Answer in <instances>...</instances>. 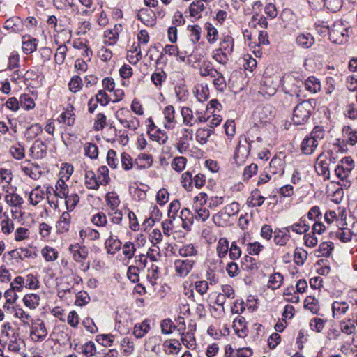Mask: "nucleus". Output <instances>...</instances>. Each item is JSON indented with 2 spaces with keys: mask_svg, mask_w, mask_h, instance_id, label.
Here are the masks:
<instances>
[{
  "mask_svg": "<svg viewBox=\"0 0 357 357\" xmlns=\"http://www.w3.org/2000/svg\"><path fill=\"white\" fill-rule=\"evenodd\" d=\"M349 304L345 301H335L332 305L333 316L335 319H340L349 310Z\"/></svg>",
  "mask_w": 357,
  "mask_h": 357,
  "instance_id": "cd10ccee",
  "label": "nucleus"
},
{
  "mask_svg": "<svg viewBox=\"0 0 357 357\" xmlns=\"http://www.w3.org/2000/svg\"><path fill=\"white\" fill-rule=\"evenodd\" d=\"M68 250L73 255V259L77 262H82L89 255V249L84 245L75 243L69 246Z\"/></svg>",
  "mask_w": 357,
  "mask_h": 357,
  "instance_id": "ddd939ff",
  "label": "nucleus"
},
{
  "mask_svg": "<svg viewBox=\"0 0 357 357\" xmlns=\"http://www.w3.org/2000/svg\"><path fill=\"white\" fill-rule=\"evenodd\" d=\"M75 114L72 106L68 107L59 116V122L64 123L70 126L75 123Z\"/></svg>",
  "mask_w": 357,
  "mask_h": 357,
  "instance_id": "ea45409f",
  "label": "nucleus"
},
{
  "mask_svg": "<svg viewBox=\"0 0 357 357\" xmlns=\"http://www.w3.org/2000/svg\"><path fill=\"white\" fill-rule=\"evenodd\" d=\"M354 167V162L353 159L351 157H344L335 169V174L340 179L338 183L346 188L351 185V181L349 180V178Z\"/></svg>",
  "mask_w": 357,
  "mask_h": 357,
  "instance_id": "f03ea898",
  "label": "nucleus"
},
{
  "mask_svg": "<svg viewBox=\"0 0 357 357\" xmlns=\"http://www.w3.org/2000/svg\"><path fill=\"white\" fill-rule=\"evenodd\" d=\"M282 281V275L280 273H275L270 276L268 287L272 289H277L281 286Z\"/></svg>",
  "mask_w": 357,
  "mask_h": 357,
  "instance_id": "4d7b16f0",
  "label": "nucleus"
},
{
  "mask_svg": "<svg viewBox=\"0 0 357 357\" xmlns=\"http://www.w3.org/2000/svg\"><path fill=\"white\" fill-rule=\"evenodd\" d=\"M30 337L35 342H40L47 337L48 332L44 321L36 319L30 324Z\"/></svg>",
  "mask_w": 357,
  "mask_h": 357,
  "instance_id": "0eeeda50",
  "label": "nucleus"
},
{
  "mask_svg": "<svg viewBox=\"0 0 357 357\" xmlns=\"http://www.w3.org/2000/svg\"><path fill=\"white\" fill-rule=\"evenodd\" d=\"M250 26L257 28L259 26L260 28L266 29L268 27V22L266 18L261 15L256 14L252 16L251 21L249 22Z\"/></svg>",
  "mask_w": 357,
  "mask_h": 357,
  "instance_id": "5fc2aeb1",
  "label": "nucleus"
},
{
  "mask_svg": "<svg viewBox=\"0 0 357 357\" xmlns=\"http://www.w3.org/2000/svg\"><path fill=\"white\" fill-rule=\"evenodd\" d=\"M153 162V156L146 153H139L135 160V165L139 169H148Z\"/></svg>",
  "mask_w": 357,
  "mask_h": 357,
  "instance_id": "412c9836",
  "label": "nucleus"
},
{
  "mask_svg": "<svg viewBox=\"0 0 357 357\" xmlns=\"http://www.w3.org/2000/svg\"><path fill=\"white\" fill-rule=\"evenodd\" d=\"M20 106L25 110H30L35 107V102L32 98L29 95L24 93L20 97Z\"/></svg>",
  "mask_w": 357,
  "mask_h": 357,
  "instance_id": "0e129e2a",
  "label": "nucleus"
},
{
  "mask_svg": "<svg viewBox=\"0 0 357 357\" xmlns=\"http://www.w3.org/2000/svg\"><path fill=\"white\" fill-rule=\"evenodd\" d=\"M335 163V158L331 153L320 154L317 158L315 169L319 175H322L324 179L330 178V164Z\"/></svg>",
  "mask_w": 357,
  "mask_h": 357,
  "instance_id": "423d86ee",
  "label": "nucleus"
},
{
  "mask_svg": "<svg viewBox=\"0 0 357 357\" xmlns=\"http://www.w3.org/2000/svg\"><path fill=\"white\" fill-rule=\"evenodd\" d=\"M183 122L188 126H193L195 124L208 121L210 116L206 112L197 109L195 112L188 107H183L181 111Z\"/></svg>",
  "mask_w": 357,
  "mask_h": 357,
  "instance_id": "7ed1b4c3",
  "label": "nucleus"
},
{
  "mask_svg": "<svg viewBox=\"0 0 357 357\" xmlns=\"http://www.w3.org/2000/svg\"><path fill=\"white\" fill-rule=\"evenodd\" d=\"M24 287L29 289H37L39 288V280L33 274H26L22 276Z\"/></svg>",
  "mask_w": 357,
  "mask_h": 357,
  "instance_id": "8fccbe9b",
  "label": "nucleus"
},
{
  "mask_svg": "<svg viewBox=\"0 0 357 357\" xmlns=\"http://www.w3.org/2000/svg\"><path fill=\"white\" fill-rule=\"evenodd\" d=\"M47 144L40 139H36L29 149V156L34 160L44 158L47 155Z\"/></svg>",
  "mask_w": 357,
  "mask_h": 357,
  "instance_id": "9b49d317",
  "label": "nucleus"
},
{
  "mask_svg": "<svg viewBox=\"0 0 357 357\" xmlns=\"http://www.w3.org/2000/svg\"><path fill=\"white\" fill-rule=\"evenodd\" d=\"M84 184L88 189L97 190L101 185L95 172L91 170L85 171Z\"/></svg>",
  "mask_w": 357,
  "mask_h": 357,
  "instance_id": "c85d7f7f",
  "label": "nucleus"
},
{
  "mask_svg": "<svg viewBox=\"0 0 357 357\" xmlns=\"http://www.w3.org/2000/svg\"><path fill=\"white\" fill-rule=\"evenodd\" d=\"M340 328L343 333L347 335H351L356 333V326L355 324H352L349 320L347 319L342 320L340 323Z\"/></svg>",
  "mask_w": 357,
  "mask_h": 357,
  "instance_id": "774afa93",
  "label": "nucleus"
},
{
  "mask_svg": "<svg viewBox=\"0 0 357 357\" xmlns=\"http://www.w3.org/2000/svg\"><path fill=\"white\" fill-rule=\"evenodd\" d=\"M266 170L273 176V179L280 177L284 172V162L279 158H273Z\"/></svg>",
  "mask_w": 357,
  "mask_h": 357,
  "instance_id": "6ab92c4d",
  "label": "nucleus"
},
{
  "mask_svg": "<svg viewBox=\"0 0 357 357\" xmlns=\"http://www.w3.org/2000/svg\"><path fill=\"white\" fill-rule=\"evenodd\" d=\"M137 19L148 26H153L156 23V14L149 8H142L137 13Z\"/></svg>",
  "mask_w": 357,
  "mask_h": 357,
  "instance_id": "dca6fc26",
  "label": "nucleus"
},
{
  "mask_svg": "<svg viewBox=\"0 0 357 357\" xmlns=\"http://www.w3.org/2000/svg\"><path fill=\"white\" fill-rule=\"evenodd\" d=\"M11 280V274L7 268L3 266L0 267V288L4 289L9 285Z\"/></svg>",
  "mask_w": 357,
  "mask_h": 357,
  "instance_id": "052dcab7",
  "label": "nucleus"
},
{
  "mask_svg": "<svg viewBox=\"0 0 357 357\" xmlns=\"http://www.w3.org/2000/svg\"><path fill=\"white\" fill-rule=\"evenodd\" d=\"M329 39L336 44H344L349 39L348 28L342 22L337 21L334 23L328 31Z\"/></svg>",
  "mask_w": 357,
  "mask_h": 357,
  "instance_id": "20e7f679",
  "label": "nucleus"
},
{
  "mask_svg": "<svg viewBox=\"0 0 357 357\" xmlns=\"http://www.w3.org/2000/svg\"><path fill=\"white\" fill-rule=\"evenodd\" d=\"M164 351L167 354H177L181 347V344L176 340H166L163 343Z\"/></svg>",
  "mask_w": 357,
  "mask_h": 357,
  "instance_id": "09e8293b",
  "label": "nucleus"
},
{
  "mask_svg": "<svg viewBox=\"0 0 357 357\" xmlns=\"http://www.w3.org/2000/svg\"><path fill=\"white\" fill-rule=\"evenodd\" d=\"M333 250V244L331 242H323L321 243L319 248L315 250V255L317 257H329L332 250Z\"/></svg>",
  "mask_w": 357,
  "mask_h": 357,
  "instance_id": "a18cd8bd",
  "label": "nucleus"
},
{
  "mask_svg": "<svg viewBox=\"0 0 357 357\" xmlns=\"http://www.w3.org/2000/svg\"><path fill=\"white\" fill-rule=\"evenodd\" d=\"M278 82L273 77H264L261 82L259 92L264 96H272L278 89Z\"/></svg>",
  "mask_w": 357,
  "mask_h": 357,
  "instance_id": "f8f14e48",
  "label": "nucleus"
},
{
  "mask_svg": "<svg viewBox=\"0 0 357 357\" xmlns=\"http://www.w3.org/2000/svg\"><path fill=\"white\" fill-rule=\"evenodd\" d=\"M44 197V191L40 188V186H38L35 188L33 190H32L29 193V200L30 204H31L33 206H36L43 200Z\"/></svg>",
  "mask_w": 357,
  "mask_h": 357,
  "instance_id": "a19ab883",
  "label": "nucleus"
},
{
  "mask_svg": "<svg viewBox=\"0 0 357 357\" xmlns=\"http://www.w3.org/2000/svg\"><path fill=\"white\" fill-rule=\"evenodd\" d=\"M51 190H54V193L56 197L63 199L66 195H68L69 189L68 185L66 183V181L59 179L55 185V189L54 190L51 188Z\"/></svg>",
  "mask_w": 357,
  "mask_h": 357,
  "instance_id": "4c0bfd02",
  "label": "nucleus"
},
{
  "mask_svg": "<svg viewBox=\"0 0 357 357\" xmlns=\"http://www.w3.org/2000/svg\"><path fill=\"white\" fill-rule=\"evenodd\" d=\"M318 144L319 143L315 139H312V137L307 135L303 139L301 145V149L304 154L310 155L314 152Z\"/></svg>",
  "mask_w": 357,
  "mask_h": 357,
  "instance_id": "a878e982",
  "label": "nucleus"
},
{
  "mask_svg": "<svg viewBox=\"0 0 357 357\" xmlns=\"http://www.w3.org/2000/svg\"><path fill=\"white\" fill-rule=\"evenodd\" d=\"M233 328L239 337H245L248 335V328L245 319L242 316H238L233 321Z\"/></svg>",
  "mask_w": 357,
  "mask_h": 357,
  "instance_id": "aec40b11",
  "label": "nucleus"
},
{
  "mask_svg": "<svg viewBox=\"0 0 357 357\" xmlns=\"http://www.w3.org/2000/svg\"><path fill=\"white\" fill-rule=\"evenodd\" d=\"M315 105V100L309 99L298 103L294 108L292 121L295 125H304L311 116Z\"/></svg>",
  "mask_w": 357,
  "mask_h": 357,
  "instance_id": "f257e3e1",
  "label": "nucleus"
},
{
  "mask_svg": "<svg viewBox=\"0 0 357 357\" xmlns=\"http://www.w3.org/2000/svg\"><path fill=\"white\" fill-rule=\"evenodd\" d=\"M150 138L158 142L160 144H165L168 140V135L167 132L161 129H150L148 131Z\"/></svg>",
  "mask_w": 357,
  "mask_h": 357,
  "instance_id": "7c9ffc66",
  "label": "nucleus"
},
{
  "mask_svg": "<svg viewBox=\"0 0 357 357\" xmlns=\"http://www.w3.org/2000/svg\"><path fill=\"white\" fill-rule=\"evenodd\" d=\"M116 117L124 128L129 130L135 131L139 126V119L134 116L128 109H119L116 113Z\"/></svg>",
  "mask_w": 357,
  "mask_h": 357,
  "instance_id": "39448f33",
  "label": "nucleus"
},
{
  "mask_svg": "<svg viewBox=\"0 0 357 357\" xmlns=\"http://www.w3.org/2000/svg\"><path fill=\"white\" fill-rule=\"evenodd\" d=\"M22 49L26 54H30L36 50L37 40L31 36H24L22 38Z\"/></svg>",
  "mask_w": 357,
  "mask_h": 357,
  "instance_id": "b1692460",
  "label": "nucleus"
},
{
  "mask_svg": "<svg viewBox=\"0 0 357 357\" xmlns=\"http://www.w3.org/2000/svg\"><path fill=\"white\" fill-rule=\"evenodd\" d=\"M264 199V197L261 195L259 190L256 189L251 192L248 203L250 206H260L263 204Z\"/></svg>",
  "mask_w": 357,
  "mask_h": 357,
  "instance_id": "c03bdc74",
  "label": "nucleus"
},
{
  "mask_svg": "<svg viewBox=\"0 0 357 357\" xmlns=\"http://www.w3.org/2000/svg\"><path fill=\"white\" fill-rule=\"evenodd\" d=\"M307 258V252L302 248H296L294 250V260L297 265H303Z\"/></svg>",
  "mask_w": 357,
  "mask_h": 357,
  "instance_id": "e2e57ef3",
  "label": "nucleus"
},
{
  "mask_svg": "<svg viewBox=\"0 0 357 357\" xmlns=\"http://www.w3.org/2000/svg\"><path fill=\"white\" fill-rule=\"evenodd\" d=\"M98 179L101 185H106L110 180L109 176V169L106 166H101L98 169Z\"/></svg>",
  "mask_w": 357,
  "mask_h": 357,
  "instance_id": "bf43d9fd",
  "label": "nucleus"
},
{
  "mask_svg": "<svg viewBox=\"0 0 357 357\" xmlns=\"http://www.w3.org/2000/svg\"><path fill=\"white\" fill-rule=\"evenodd\" d=\"M206 0H197L191 3L189 10L190 14L192 17H199V14L204 10V1Z\"/></svg>",
  "mask_w": 357,
  "mask_h": 357,
  "instance_id": "de8ad7c7",
  "label": "nucleus"
},
{
  "mask_svg": "<svg viewBox=\"0 0 357 357\" xmlns=\"http://www.w3.org/2000/svg\"><path fill=\"white\" fill-rule=\"evenodd\" d=\"M14 317L22 321L24 325L30 326L33 321L31 314L19 306L13 307Z\"/></svg>",
  "mask_w": 357,
  "mask_h": 357,
  "instance_id": "72a5a7b5",
  "label": "nucleus"
},
{
  "mask_svg": "<svg viewBox=\"0 0 357 357\" xmlns=\"http://www.w3.org/2000/svg\"><path fill=\"white\" fill-rule=\"evenodd\" d=\"M105 245L107 253L113 255L121 249V242L117 236H111L106 240Z\"/></svg>",
  "mask_w": 357,
  "mask_h": 357,
  "instance_id": "f704fd0d",
  "label": "nucleus"
},
{
  "mask_svg": "<svg viewBox=\"0 0 357 357\" xmlns=\"http://www.w3.org/2000/svg\"><path fill=\"white\" fill-rule=\"evenodd\" d=\"M41 254L47 261H54L58 257V252L54 248L48 246L42 249Z\"/></svg>",
  "mask_w": 357,
  "mask_h": 357,
  "instance_id": "69168bd1",
  "label": "nucleus"
},
{
  "mask_svg": "<svg viewBox=\"0 0 357 357\" xmlns=\"http://www.w3.org/2000/svg\"><path fill=\"white\" fill-rule=\"evenodd\" d=\"M189 31L190 42L191 45H194L200 40L202 28L199 25H192L188 26Z\"/></svg>",
  "mask_w": 357,
  "mask_h": 357,
  "instance_id": "49530a36",
  "label": "nucleus"
},
{
  "mask_svg": "<svg viewBox=\"0 0 357 357\" xmlns=\"http://www.w3.org/2000/svg\"><path fill=\"white\" fill-rule=\"evenodd\" d=\"M84 154L91 159H96L98 155L97 146L91 142H87L84 146Z\"/></svg>",
  "mask_w": 357,
  "mask_h": 357,
  "instance_id": "338daca9",
  "label": "nucleus"
},
{
  "mask_svg": "<svg viewBox=\"0 0 357 357\" xmlns=\"http://www.w3.org/2000/svg\"><path fill=\"white\" fill-rule=\"evenodd\" d=\"M216 74L217 75H214V77H211L213 78V84L216 90L224 91L227 87L225 78L224 77L223 75L218 71L216 73Z\"/></svg>",
  "mask_w": 357,
  "mask_h": 357,
  "instance_id": "864d4df0",
  "label": "nucleus"
},
{
  "mask_svg": "<svg viewBox=\"0 0 357 357\" xmlns=\"http://www.w3.org/2000/svg\"><path fill=\"white\" fill-rule=\"evenodd\" d=\"M250 146L251 145L248 142L246 137L241 135L234 153V159L237 164L240 165L243 163L248 158L250 153Z\"/></svg>",
  "mask_w": 357,
  "mask_h": 357,
  "instance_id": "1a4fd4ad",
  "label": "nucleus"
},
{
  "mask_svg": "<svg viewBox=\"0 0 357 357\" xmlns=\"http://www.w3.org/2000/svg\"><path fill=\"white\" fill-rule=\"evenodd\" d=\"M23 303L26 307L35 310L40 304V296L36 294H27L23 298Z\"/></svg>",
  "mask_w": 357,
  "mask_h": 357,
  "instance_id": "58836bf2",
  "label": "nucleus"
},
{
  "mask_svg": "<svg viewBox=\"0 0 357 357\" xmlns=\"http://www.w3.org/2000/svg\"><path fill=\"white\" fill-rule=\"evenodd\" d=\"M181 342L187 348L193 349L196 347V340L193 333H183L181 335Z\"/></svg>",
  "mask_w": 357,
  "mask_h": 357,
  "instance_id": "680f3d73",
  "label": "nucleus"
},
{
  "mask_svg": "<svg viewBox=\"0 0 357 357\" xmlns=\"http://www.w3.org/2000/svg\"><path fill=\"white\" fill-rule=\"evenodd\" d=\"M10 255L13 258L24 259L26 258H33L36 256L34 252L26 248H20L10 251Z\"/></svg>",
  "mask_w": 357,
  "mask_h": 357,
  "instance_id": "c9c22d12",
  "label": "nucleus"
},
{
  "mask_svg": "<svg viewBox=\"0 0 357 357\" xmlns=\"http://www.w3.org/2000/svg\"><path fill=\"white\" fill-rule=\"evenodd\" d=\"M42 132V126L39 123H34L26 129L25 132V137L27 139L32 140Z\"/></svg>",
  "mask_w": 357,
  "mask_h": 357,
  "instance_id": "603ef678",
  "label": "nucleus"
},
{
  "mask_svg": "<svg viewBox=\"0 0 357 357\" xmlns=\"http://www.w3.org/2000/svg\"><path fill=\"white\" fill-rule=\"evenodd\" d=\"M186 163V158L183 156H177L172 160L171 162V166L172 169L176 172H181L185 168Z\"/></svg>",
  "mask_w": 357,
  "mask_h": 357,
  "instance_id": "13d9d810",
  "label": "nucleus"
},
{
  "mask_svg": "<svg viewBox=\"0 0 357 357\" xmlns=\"http://www.w3.org/2000/svg\"><path fill=\"white\" fill-rule=\"evenodd\" d=\"M289 229L288 227L282 229H275L274 242L276 245L283 246L289 241Z\"/></svg>",
  "mask_w": 357,
  "mask_h": 357,
  "instance_id": "393cba45",
  "label": "nucleus"
},
{
  "mask_svg": "<svg viewBox=\"0 0 357 357\" xmlns=\"http://www.w3.org/2000/svg\"><path fill=\"white\" fill-rule=\"evenodd\" d=\"M234 40L229 35H225L222 37L220 42L219 50L223 52L227 53L228 55H231L234 51Z\"/></svg>",
  "mask_w": 357,
  "mask_h": 357,
  "instance_id": "c756f323",
  "label": "nucleus"
},
{
  "mask_svg": "<svg viewBox=\"0 0 357 357\" xmlns=\"http://www.w3.org/2000/svg\"><path fill=\"white\" fill-rule=\"evenodd\" d=\"M295 89L293 90V93L297 96H301V89L305 86L306 90L311 93H316L320 90V82L315 77H310L305 82L302 80H296L294 84Z\"/></svg>",
  "mask_w": 357,
  "mask_h": 357,
  "instance_id": "6e6552de",
  "label": "nucleus"
},
{
  "mask_svg": "<svg viewBox=\"0 0 357 357\" xmlns=\"http://www.w3.org/2000/svg\"><path fill=\"white\" fill-rule=\"evenodd\" d=\"M212 133V129L199 128L196 132V139L200 144H205Z\"/></svg>",
  "mask_w": 357,
  "mask_h": 357,
  "instance_id": "3c124183",
  "label": "nucleus"
},
{
  "mask_svg": "<svg viewBox=\"0 0 357 357\" xmlns=\"http://www.w3.org/2000/svg\"><path fill=\"white\" fill-rule=\"evenodd\" d=\"M77 350L80 354H82L86 357H92L96 354L95 343L91 341L87 342L84 344L80 345Z\"/></svg>",
  "mask_w": 357,
  "mask_h": 357,
  "instance_id": "79ce46f5",
  "label": "nucleus"
},
{
  "mask_svg": "<svg viewBox=\"0 0 357 357\" xmlns=\"http://www.w3.org/2000/svg\"><path fill=\"white\" fill-rule=\"evenodd\" d=\"M164 127L167 130H173L177 123L175 109L172 105H167L162 111Z\"/></svg>",
  "mask_w": 357,
  "mask_h": 357,
  "instance_id": "2eb2a0df",
  "label": "nucleus"
},
{
  "mask_svg": "<svg viewBox=\"0 0 357 357\" xmlns=\"http://www.w3.org/2000/svg\"><path fill=\"white\" fill-rule=\"evenodd\" d=\"M174 265L176 275L180 277H185L192 269L194 261L190 259H176Z\"/></svg>",
  "mask_w": 357,
  "mask_h": 357,
  "instance_id": "4468645a",
  "label": "nucleus"
},
{
  "mask_svg": "<svg viewBox=\"0 0 357 357\" xmlns=\"http://www.w3.org/2000/svg\"><path fill=\"white\" fill-rule=\"evenodd\" d=\"M8 349L13 354H19L21 357H26L24 354L25 342L22 339L10 340L8 345Z\"/></svg>",
  "mask_w": 357,
  "mask_h": 357,
  "instance_id": "4be33fe9",
  "label": "nucleus"
},
{
  "mask_svg": "<svg viewBox=\"0 0 357 357\" xmlns=\"http://www.w3.org/2000/svg\"><path fill=\"white\" fill-rule=\"evenodd\" d=\"M151 328L149 321L146 319L141 323H137L134 326L133 335L137 338H142L149 331Z\"/></svg>",
  "mask_w": 357,
  "mask_h": 357,
  "instance_id": "473e14b6",
  "label": "nucleus"
},
{
  "mask_svg": "<svg viewBox=\"0 0 357 357\" xmlns=\"http://www.w3.org/2000/svg\"><path fill=\"white\" fill-rule=\"evenodd\" d=\"M342 135L347 142L350 145L357 144V129L350 126H345L342 128Z\"/></svg>",
  "mask_w": 357,
  "mask_h": 357,
  "instance_id": "2f4dec72",
  "label": "nucleus"
},
{
  "mask_svg": "<svg viewBox=\"0 0 357 357\" xmlns=\"http://www.w3.org/2000/svg\"><path fill=\"white\" fill-rule=\"evenodd\" d=\"M21 169L26 175L34 180L39 178L42 173L40 165L29 160H25L22 164Z\"/></svg>",
  "mask_w": 357,
  "mask_h": 357,
  "instance_id": "f3484780",
  "label": "nucleus"
},
{
  "mask_svg": "<svg viewBox=\"0 0 357 357\" xmlns=\"http://www.w3.org/2000/svg\"><path fill=\"white\" fill-rule=\"evenodd\" d=\"M199 75L203 77H214V75H217L218 70L214 68L213 64L208 61H204L200 65L199 69Z\"/></svg>",
  "mask_w": 357,
  "mask_h": 357,
  "instance_id": "e433bc0d",
  "label": "nucleus"
},
{
  "mask_svg": "<svg viewBox=\"0 0 357 357\" xmlns=\"http://www.w3.org/2000/svg\"><path fill=\"white\" fill-rule=\"evenodd\" d=\"M122 30V25L116 24L112 29L105 31L104 36L105 39L104 43L107 45H114L116 44L118 41L119 33Z\"/></svg>",
  "mask_w": 357,
  "mask_h": 357,
  "instance_id": "a211bd4d",
  "label": "nucleus"
},
{
  "mask_svg": "<svg viewBox=\"0 0 357 357\" xmlns=\"http://www.w3.org/2000/svg\"><path fill=\"white\" fill-rule=\"evenodd\" d=\"M3 26L12 32L20 33L23 31V22L20 17H13L6 20Z\"/></svg>",
  "mask_w": 357,
  "mask_h": 357,
  "instance_id": "5701e85b",
  "label": "nucleus"
},
{
  "mask_svg": "<svg viewBox=\"0 0 357 357\" xmlns=\"http://www.w3.org/2000/svg\"><path fill=\"white\" fill-rule=\"evenodd\" d=\"M159 268L155 264H152L148 269L146 278L149 283L153 287L156 284V280L159 278Z\"/></svg>",
  "mask_w": 357,
  "mask_h": 357,
  "instance_id": "6e6d98bb",
  "label": "nucleus"
},
{
  "mask_svg": "<svg viewBox=\"0 0 357 357\" xmlns=\"http://www.w3.org/2000/svg\"><path fill=\"white\" fill-rule=\"evenodd\" d=\"M314 41V37L309 33H301L296 38V45L303 49L311 47Z\"/></svg>",
  "mask_w": 357,
  "mask_h": 357,
  "instance_id": "bb28decb",
  "label": "nucleus"
},
{
  "mask_svg": "<svg viewBox=\"0 0 357 357\" xmlns=\"http://www.w3.org/2000/svg\"><path fill=\"white\" fill-rule=\"evenodd\" d=\"M122 213L118 210H114V212L109 213L108 217L104 212H98L93 215L91 218L92 223H119L122 220Z\"/></svg>",
  "mask_w": 357,
  "mask_h": 357,
  "instance_id": "9d476101",
  "label": "nucleus"
},
{
  "mask_svg": "<svg viewBox=\"0 0 357 357\" xmlns=\"http://www.w3.org/2000/svg\"><path fill=\"white\" fill-rule=\"evenodd\" d=\"M204 29H206L207 41L210 44H213L218 39V31L217 29L210 22H207L204 24Z\"/></svg>",
  "mask_w": 357,
  "mask_h": 357,
  "instance_id": "37998d69",
  "label": "nucleus"
}]
</instances>
